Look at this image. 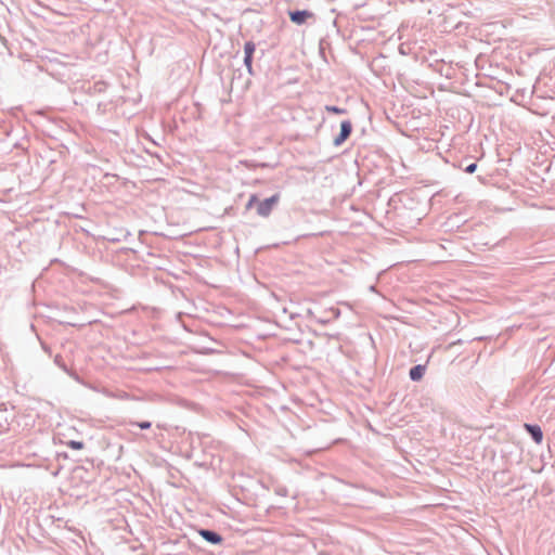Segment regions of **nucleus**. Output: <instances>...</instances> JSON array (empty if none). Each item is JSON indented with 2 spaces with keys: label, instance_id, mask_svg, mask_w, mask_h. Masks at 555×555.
<instances>
[{
  "label": "nucleus",
  "instance_id": "10",
  "mask_svg": "<svg viewBox=\"0 0 555 555\" xmlns=\"http://www.w3.org/2000/svg\"><path fill=\"white\" fill-rule=\"evenodd\" d=\"M256 44L253 41H246L244 44V55H254Z\"/></svg>",
  "mask_w": 555,
  "mask_h": 555
},
{
  "label": "nucleus",
  "instance_id": "1",
  "mask_svg": "<svg viewBox=\"0 0 555 555\" xmlns=\"http://www.w3.org/2000/svg\"><path fill=\"white\" fill-rule=\"evenodd\" d=\"M279 201H280L279 194H273L272 196H270L261 202L259 201V203L257 205V214L260 217L270 216V214L273 210V207L279 203Z\"/></svg>",
  "mask_w": 555,
  "mask_h": 555
},
{
  "label": "nucleus",
  "instance_id": "2",
  "mask_svg": "<svg viewBox=\"0 0 555 555\" xmlns=\"http://www.w3.org/2000/svg\"><path fill=\"white\" fill-rule=\"evenodd\" d=\"M351 132H352V124H351V121L350 120H343L340 122L339 133L334 138L333 144L335 146H340L350 137Z\"/></svg>",
  "mask_w": 555,
  "mask_h": 555
},
{
  "label": "nucleus",
  "instance_id": "5",
  "mask_svg": "<svg viewBox=\"0 0 555 555\" xmlns=\"http://www.w3.org/2000/svg\"><path fill=\"white\" fill-rule=\"evenodd\" d=\"M526 431L530 435L531 439L535 443H541L543 440V431L538 424H528L524 425Z\"/></svg>",
  "mask_w": 555,
  "mask_h": 555
},
{
  "label": "nucleus",
  "instance_id": "16",
  "mask_svg": "<svg viewBox=\"0 0 555 555\" xmlns=\"http://www.w3.org/2000/svg\"><path fill=\"white\" fill-rule=\"evenodd\" d=\"M275 492H276V494H279L281 496L287 495V489L285 487H280V486L276 487Z\"/></svg>",
  "mask_w": 555,
  "mask_h": 555
},
{
  "label": "nucleus",
  "instance_id": "3",
  "mask_svg": "<svg viewBox=\"0 0 555 555\" xmlns=\"http://www.w3.org/2000/svg\"><path fill=\"white\" fill-rule=\"evenodd\" d=\"M197 532L206 542L210 544L217 545L221 544L223 541L222 535L215 530L201 528Z\"/></svg>",
  "mask_w": 555,
  "mask_h": 555
},
{
  "label": "nucleus",
  "instance_id": "9",
  "mask_svg": "<svg viewBox=\"0 0 555 555\" xmlns=\"http://www.w3.org/2000/svg\"><path fill=\"white\" fill-rule=\"evenodd\" d=\"M130 426L139 427L142 430L150 429L152 427V423L150 421H141V422H130Z\"/></svg>",
  "mask_w": 555,
  "mask_h": 555
},
{
  "label": "nucleus",
  "instance_id": "7",
  "mask_svg": "<svg viewBox=\"0 0 555 555\" xmlns=\"http://www.w3.org/2000/svg\"><path fill=\"white\" fill-rule=\"evenodd\" d=\"M54 363L62 370L64 371L66 374H68L70 377H73L74 379L76 380H79V376L76 372L72 371L68 369V366L66 365L63 357L61 354H56L54 357Z\"/></svg>",
  "mask_w": 555,
  "mask_h": 555
},
{
  "label": "nucleus",
  "instance_id": "14",
  "mask_svg": "<svg viewBox=\"0 0 555 555\" xmlns=\"http://www.w3.org/2000/svg\"><path fill=\"white\" fill-rule=\"evenodd\" d=\"M477 169V163H470L464 168V171L467 173H474Z\"/></svg>",
  "mask_w": 555,
  "mask_h": 555
},
{
  "label": "nucleus",
  "instance_id": "17",
  "mask_svg": "<svg viewBox=\"0 0 555 555\" xmlns=\"http://www.w3.org/2000/svg\"><path fill=\"white\" fill-rule=\"evenodd\" d=\"M105 86H106V85H105V82H102V81H101V82H98V83L95 85V87L98 88V90H99V91L104 90Z\"/></svg>",
  "mask_w": 555,
  "mask_h": 555
},
{
  "label": "nucleus",
  "instance_id": "19",
  "mask_svg": "<svg viewBox=\"0 0 555 555\" xmlns=\"http://www.w3.org/2000/svg\"><path fill=\"white\" fill-rule=\"evenodd\" d=\"M14 147H15V149L26 150V147H25L22 143H20V142H16V143L14 144Z\"/></svg>",
  "mask_w": 555,
  "mask_h": 555
},
{
  "label": "nucleus",
  "instance_id": "12",
  "mask_svg": "<svg viewBox=\"0 0 555 555\" xmlns=\"http://www.w3.org/2000/svg\"><path fill=\"white\" fill-rule=\"evenodd\" d=\"M259 203V199H258V196L257 194H251L248 198V202L246 203V206L245 208L247 210L251 209L255 205H258Z\"/></svg>",
  "mask_w": 555,
  "mask_h": 555
},
{
  "label": "nucleus",
  "instance_id": "13",
  "mask_svg": "<svg viewBox=\"0 0 555 555\" xmlns=\"http://www.w3.org/2000/svg\"><path fill=\"white\" fill-rule=\"evenodd\" d=\"M67 444L73 450H81L83 448V442L82 441L70 440Z\"/></svg>",
  "mask_w": 555,
  "mask_h": 555
},
{
  "label": "nucleus",
  "instance_id": "11",
  "mask_svg": "<svg viewBox=\"0 0 555 555\" xmlns=\"http://www.w3.org/2000/svg\"><path fill=\"white\" fill-rule=\"evenodd\" d=\"M253 59H254V55H244V65L248 72L249 75H253L254 74V69H253Z\"/></svg>",
  "mask_w": 555,
  "mask_h": 555
},
{
  "label": "nucleus",
  "instance_id": "15",
  "mask_svg": "<svg viewBox=\"0 0 555 555\" xmlns=\"http://www.w3.org/2000/svg\"><path fill=\"white\" fill-rule=\"evenodd\" d=\"M333 319H338L340 317V310L338 308L332 307L330 309Z\"/></svg>",
  "mask_w": 555,
  "mask_h": 555
},
{
  "label": "nucleus",
  "instance_id": "8",
  "mask_svg": "<svg viewBox=\"0 0 555 555\" xmlns=\"http://www.w3.org/2000/svg\"><path fill=\"white\" fill-rule=\"evenodd\" d=\"M325 111L328 113L337 114V115H343V114L347 113L346 108H343V107H339L336 105H326Z\"/></svg>",
  "mask_w": 555,
  "mask_h": 555
},
{
  "label": "nucleus",
  "instance_id": "6",
  "mask_svg": "<svg viewBox=\"0 0 555 555\" xmlns=\"http://www.w3.org/2000/svg\"><path fill=\"white\" fill-rule=\"evenodd\" d=\"M426 364H416L409 371V377L412 382H420L423 379L426 372Z\"/></svg>",
  "mask_w": 555,
  "mask_h": 555
},
{
  "label": "nucleus",
  "instance_id": "4",
  "mask_svg": "<svg viewBox=\"0 0 555 555\" xmlns=\"http://www.w3.org/2000/svg\"><path fill=\"white\" fill-rule=\"evenodd\" d=\"M288 16L292 23L302 25L304 23H306L307 18L312 16V12L308 10H295L289 11Z\"/></svg>",
  "mask_w": 555,
  "mask_h": 555
},
{
  "label": "nucleus",
  "instance_id": "18",
  "mask_svg": "<svg viewBox=\"0 0 555 555\" xmlns=\"http://www.w3.org/2000/svg\"><path fill=\"white\" fill-rule=\"evenodd\" d=\"M331 321V318H326V319H319L318 322L321 323V324H326Z\"/></svg>",
  "mask_w": 555,
  "mask_h": 555
}]
</instances>
